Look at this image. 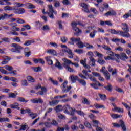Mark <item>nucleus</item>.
<instances>
[{"label": "nucleus", "instance_id": "f257e3e1", "mask_svg": "<svg viewBox=\"0 0 131 131\" xmlns=\"http://www.w3.org/2000/svg\"><path fill=\"white\" fill-rule=\"evenodd\" d=\"M62 60L63 62L62 63L63 67L66 69L67 71H69V72H75V70H74V69H73L72 68L70 67L69 66L70 64L73 65L77 68L79 67V64L78 63H73L72 61H71V60L67 58H62Z\"/></svg>", "mask_w": 131, "mask_h": 131}, {"label": "nucleus", "instance_id": "f03ea898", "mask_svg": "<svg viewBox=\"0 0 131 131\" xmlns=\"http://www.w3.org/2000/svg\"><path fill=\"white\" fill-rule=\"evenodd\" d=\"M122 29L123 30L124 32H123V33H124V35L123 36V37H130V34H129V33L128 32L129 31V28L128 27V25L127 24L124 23H122Z\"/></svg>", "mask_w": 131, "mask_h": 131}, {"label": "nucleus", "instance_id": "7ed1b4c3", "mask_svg": "<svg viewBox=\"0 0 131 131\" xmlns=\"http://www.w3.org/2000/svg\"><path fill=\"white\" fill-rule=\"evenodd\" d=\"M48 13L49 17L51 19H55V16H54V14L55 15H57V11L54 10V8H53V5H48Z\"/></svg>", "mask_w": 131, "mask_h": 131}, {"label": "nucleus", "instance_id": "20e7f679", "mask_svg": "<svg viewBox=\"0 0 131 131\" xmlns=\"http://www.w3.org/2000/svg\"><path fill=\"white\" fill-rule=\"evenodd\" d=\"M68 84V81H65L61 85V88H62V93H68L71 89H72V87L70 86H67V84Z\"/></svg>", "mask_w": 131, "mask_h": 131}, {"label": "nucleus", "instance_id": "39448f33", "mask_svg": "<svg viewBox=\"0 0 131 131\" xmlns=\"http://www.w3.org/2000/svg\"><path fill=\"white\" fill-rule=\"evenodd\" d=\"M77 26V23L75 22H73L72 23V27L73 29L74 30L75 32H74L75 35H79L80 33H81V30L79 29Z\"/></svg>", "mask_w": 131, "mask_h": 131}, {"label": "nucleus", "instance_id": "423d86ee", "mask_svg": "<svg viewBox=\"0 0 131 131\" xmlns=\"http://www.w3.org/2000/svg\"><path fill=\"white\" fill-rule=\"evenodd\" d=\"M120 124L116 123H113L112 124L114 127H120L121 126L123 131L126 130V127L125 126V124H124V122L122 120H120Z\"/></svg>", "mask_w": 131, "mask_h": 131}, {"label": "nucleus", "instance_id": "0eeeda50", "mask_svg": "<svg viewBox=\"0 0 131 131\" xmlns=\"http://www.w3.org/2000/svg\"><path fill=\"white\" fill-rule=\"evenodd\" d=\"M100 12L103 13L105 10H108L109 9V4L106 2H104L101 4V6L99 7Z\"/></svg>", "mask_w": 131, "mask_h": 131}, {"label": "nucleus", "instance_id": "6e6552de", "mask_svg": "<svg viewBox=\"0 0 131 131\" xmlns=\"http://www.w3.org/2000/svg\"><path fill=\"white\" fill-rule=\"evenodd\" d=\"M100 12L103 13L105 10H108L109 9V4L106 2H104L101 4V6L99 7Z\"/></svg>", "mask_w": 131, "mask_h": 131}, {"label": "nucleus", "instance_id": "1a4fd4ad", "mask_svg": "<svg viewBox=\"0 0 131 131\" xmlns=\"http://www.w3.org/2000/svg\"><path fill=\"white\" fill-rule=\"evenodd\" d=\"M82 73L84 74L85 76H88V78H89V79H90L91 81H97V79L95 77H93V75L91 74L89 75V73H88V71H86V70H83L82 71Z\"/></svg>", "mask_w": 131, "mask_h": 131}, {"label": "nucleus", "instance_id": "9d476101", "mask_svg": "<svg viewBox=\"0 0 131 131\" xmlns=\"http://www.w3.org/2000/svg\"><path fill=\"white\" fill-rule=\"evenodd\" d=\"M14 13L15 14H24L25 13V9L24 8H17L16 7H13Z\"/></svg>", "mask_w": 131, "mask_h": 131}, {"label": "nucleus", "instance_id": "9b49d317", "mask_svg": "<svg viewBox=\"0 0 131 131\" xmlns=\"http://www.w3.org/2000/svg\"><path fill=\"white\" fill-rule=\"evenodd\" d=\"M112 105L114 107V108L113 109V111H116L117 112H119V113H123V108L116 106V104L113 102H112Z\"/></svg>", "mask_w": 131, "mask_h": 131}, {"label": "nucleus", "instance_id": "f8f14e48", "mask_svg": "<svg viewBox=\"0 0 131 131\" xmlns=\"http://www.w3.org/2000/svg\"><path fill=\"white\" fill-rule=\"evenodd\" d=\"M96 82L95 83H92L90 84L91 86L93 88V89H95V90H99V87L98 86V85L99 86H103V84H100V82L99 81H94Z\"/></svg>", "mask_w": 131, "mask_h": 131}, {"label": "nucleus", "instance_id": "ddd939ff", "mask_svg": "<svg viewBox=\"0 0 131 131\" xmlns=\"http://www.w3.org/2000/svg\"><path fill=\"white\" fill-rule=\"evenodd\" d=\"M111 33H112V34H118V35H121V36H125L123 34L124 33H123V31H121L120 30L116 31V30H115V29H111Z\"/></svg>", "mask_w": 131, "mask_h": 131}, {"label": "nucleus", "instance_id": "4468645a", "mask_svg": "<svg viewBox=\"0 0 131 131\" xmlns=\"http://www.w3.org/2000/svg\"><path fill=\"white\" fill-rule=\"evenodd\" d=\"M68 109H69V110H72V111H73L74 110L72 107H70V105L69 104H66L63 106V110H64V113L69 114V111H68Z\"/></svg>", "mask_w": 131, "mask_h": 131}, {"label": "nucleus", "instance_id": "2eb2a0df", "mask_svg": "<svg viewBox=\"0 0 131 131\" xmlns=\"http://www.w3.org/2000/svg\"><path fill=\"white\" fill-rule=\"evenodd\" d=\"M80 7L83 8V11L85 12L86 13H90V11L89 10V6L86 5L85 3H81L80 4Z\"/></svg>", "mask_w": 131, "mask_h": 131}, {"label": "nucleus", "instance_id": "dca6fc26", "mask_svg": "<svg viewBox=\"0 0 131 131\" xmlns=\"http://www.w3.org/2000/svg\"><path fill=\"white\" fill-rule=\"evenodd\" d=\"M115 15H116V12L112 9L104 14V16L105 17H109V16H115Z\"/></svg>", "mask_w": 131, "mask_h": 131}, {"label": "nucleus", "instance_id": "f3484780", "mask_svg": "<svg viewBox=\"0 0 131 131\" xmlns=\"http://www.w3.org/2000/svg\"><path fill=\"white\" fill-rule=\"evenodd\" d=\"M80 40V38H75L74 37H73L71 38L70 39L71 42H69V43H70L71 45H73V46H74V44L75 43V42L78 43Z\"/></svg>", "mask_w": 131, "mask_h": 131}, {"label": "nucleus", "instance_id": "a211bd4d", "mask_svg": "<svg viewBox=\"0 0 131 131\" xmlns=\"http://www.w3.org/2000/svg\"><path fill=\"white\" fill-rule=\"evenodd\" d=\"M69 79H70L72 83H75L76 80H78V76L72 75L70 76Z\"/></svg>", "mask_w": 131, "mask_h": 131}, {"label": "nucleus", "instance_id": "6ab92c4d", "mask_svg": "<svg viewBox=\"0 0 131 131\" xmlns=\"http://www.w3.org/2000/svg\"><path fill=\"white\" fill-rule=\"evenodd\" d=\"M100 25L101 26H104V25H108V26H112V23H111V21L107 20V21H100Z\"/></svg>", "mask_w": 131, "mask_h": 131}, {"label": "nucleus", "instance_id": "aec40b11", "mask_svg": "<svg viewBox=\"0 0 131 131\" xmlns=\"http://www.w3.org/2000/svg\"><path fill=\"white\" fill-rule=\"evenodd\" d=\"M76 45L79 49H83L84 47H85V44L83 43V42L80 40V39L78 42L76 43Z\"/></svg>", "mask_w": 131, "mask_h": 131}, {"label": "nucleus", "instance_id": "412c9836", "mask_svg": "<svg viewBox=\"0 0 131 131\" xmlns=\"http://www.w3.org/2000/svg\"><path fill=\"white\" fill-rule=\"evenodd\" d=\"M108 70L109 72H112V75H114L115 74H117V70L116 69H114L113 70V68H112L111 66H109L108 67Z\"/></svg>", "mask_w": 131, "mask_h": 131}, {"label": "nucleus", "instance_id": "4be33fe9", "mask_svg": "<svg viewBox=\"0 0 131 131\" xmlns=\"http://www.w3.org/2000/svg\"><path fill=\"white\" fill-rule=\"evenodd\" d=\"M11 47H13V48H15L16 50H23V47H21V46L17 44L13 43L11 45Z\"/></svg>", "mask_w": 131, "mask_h": 131}, {"label": "nucleus", "instance_id": "5701e85b", "mask_svg": "<svg viewBox=\"0 0 131 131\" xmlns=\"http://www.w3.org/2000/svg\"><path fill=\"white\" fill-rule=\"evenodd\" d=\"M59 103V100H52V101H50L49 102V105L51 106L52 107H55Z\"/></svg>", "mask_w": 131, "mask_h": 131}, {"label": "nucleus", "instance_id": "b1692460", "mask_svg": "<svg viewBox=\"0 0 131 131\" xmlns=\"http://www.w3.org/2000/svg\"><path fill=\"white\" fill-rule=\"evenodd\" d=\"M10 107V108H12V109H17L18 110H20V107H19V104L18 103L11 104Z\"/></svg>", "mask_w": 131, "mask_h": 131}, {"label": "nucleus", "instance_id": "393cba45", "mask_svg": "<svg viewBox=\"0 0 131 131\" xmlns=\"http://www.w3.org/2000/svg\"><path fill=\"white\" fill-rule=\"evenodd\" d=\"M55 65V67H57V68L60 70H62V69H63V66L58 60H56V62Z\"/></svg>", "mask_w": 131, "mask_h": 131}, {"label": "nucleus", "instance_id": "a878e982", "mask_svg": "<svg viewBox=\"0 0 131 131\" xmlns=\"http://www.w3.org/2000/svg\"><path fill=\"white\" fill-rule=\"evenodd\" d=\"M34 42H35L34 40H27L25 41V43H24V46L28 47V46H30V45L34 43Z\"/></svg>", "mask_w": 131, "mask_h": 131}, {"label": "nucleus", "instance_id": "bb28decb", "mask_svg": "<svg viewBox=\"0 0 131 131\" xmlns=\"http://www.w3.org/2000/svg\"><path fill=\"white\" fill-rule=\"evenodd\" d=\"M77 81L80 84H81V85H83V86H85V85H86V80H84L82 79H78L77 80Z\"/></svg>", "mask_w": 131, "mask_h": 131}, {"label": "nucleus", "instance_id": "cd10ccee", "mask_svg": "<svg viewBox=\"0 0 131 131\" xmlns=\"http://www.w3.org/2000/svg\"><path fill=\"white\" fill-rule=\"evenodd\" d=\"M104 77L105 78V79H106V80H110V73H109V72H108V71L106 70L105 72H104Z\"/></svg>", "mask_w": 131, "mask_h": 131}, {"label": "nucleus", "instance_id": "c85d7f7f", "mask_svg": "<svg viewBox=\"0 0 131 131\" xmlns=\"http://www.w3.org/2000/svg\"><path fill=\"white\" fill-rule=\"evenodd\" d=\"M90 60V64L91 66H96V59H94L93 57L89 58Z\"/></svg>", "mask_w": 131, "mask_h": 131}, {"label": "nucleus", "instance_id": "c756f323", "mask_svg": "<svg viewBox=\"0 0 131 131\" xmlns=\"http://www.w3.org/2000/svg\"><path fill=\"white\" fill-rule=\"evenodd\" d=\"M14 93H10L9 94V98H12L13 99H15L16 97H17V95H18V93H17V91L14 92Z\"/></svg>", "mask_w": 131, "mask_h": 131}, {"label": "nucleus", "instance_id": "7c9ffc66", "mask_svg": "<svg viewBox=\"0 0 131 131\" xmlns=\"http://www.w3.org/2000/svg\"><path fill=\"white\" fill-rule=\"evenodd\" d=\"M3 122H10V119L7 117H0V123H3Z\"/></svg>", "mask_w": 131, "mask_h": 131}, {"label": "nucleus", "instance_id": "2f4dec72", "mask_svg": "<svg viewBox=\"0 0 131 131\" xmlns=\"http://www.w3.org/2000/svg\"><path fill=\"white\" fill-rule=\"evenodd\" d=\"M46 60L49 65H53V60L51 59V56L46 57Z\"/></svg>", "mask_w": 131, "mask_h": 131}, {"label": "nucleus", "instance_id": "473e14b6", "mask_svg": "<svg viewBox=\"0 0 131 131\" xmlns=\"http://www.w3.org/2000/svg\"><path fill=\"white\" fill-rule=\"evenodd\" d=\"M47 53H48V54L53 55V56H56V55H57V52H56V50L54 49H50L48 50Z\"/></svg>", "mask_w": 131, "mask_h": 131}, {"label": "nucleus", "instance_id": "72a5a7b5", "mask_svg": "<svg viewBox=\"0 0 131 131\" xmlns=\"http://www.w3.org/2000/svg\"><path fill=\"white\" fill-rule=\"evenodd\" d=\"M120 58L121 60H125L126 59H128V57L126 56V54L124 53H122L120 56Z\"/></svg>", "mask_w": 131, "mask_h": 131}, {"label": "nucleus", "instance_id": "f704fd0d", "mask_svg": "<svg viewBox=\"0 0 131 131\" xmlns=\"http://www.w3.org/2000/svg\"><path fill=\"white\" fill-rule=\"evenodd\" d=\"M25 6H26V7H28V9H35V6L32 4L29 3H25Z\"/></svg>", "mask_w": 131, "mask_h": 131}, {"label": "nucleus", "instance_id": "c9c22d12", "mask_svg": "<svg viewBox=\"0 0 131 131\" xmlns=\"http://www.w3.org/2000/svg\"><path fill=\"white\" fill-rule=\"evenodd\" d=\"M74 112H76L78 114V115H80V116H84V113L81 111H78L76 110L74 108L73 111Z\"/></svg>", "mask_w": 131, "mask_h": 131}, {"label": "nucleus", "instance_id": "e433bc0d", "mask_svg": "<svg viewBox=\"0 0 131 131\" xmlns=\"http://www.w3.org/2000/svg\"><path fill=\"white\" fill-rule=\"evenodd\" d=\"M49 80H50V81H51L52 83L54 84V85H58L59 83L57 80H54V79H53V78L52 77H49Z\"/></svg>", "mask_w": 131, "mask_h": 131}, {"label": "nucleus", "instance_id": "4c0bfd02", "mask_svg": "<svg viewBox=\"0 0 131 131\" xmlns=\"http://www.w3.org/2000/svg\"><path fill=\"white\" fill-rule=\"evenodd\" d=\"M80 63L84 66V67H85V68H88L89 65H87L86 64V59H85L84 60H80Z\"/></svg>", "mask_w": 131, "mask_h": 131}, {"label": "nucleus", "instance_id": "58836bf2", "mask_svg": "<svg viewBox=\"0 0 131 131\" xmlns=\"http://www.w3.org/2000/svg\"><path fill=\"white\" fill-rule=\"evenodd\" d=\"M104 88L108 92H112V85L108 84L107 86H104Z\"/></svg>", "mask_w": 131, "mask_h": 131}, {"label": "nucleus", "instance_id": "ea45409f", "mask_svg": "<svg viewBox=\"0 0 131 131\" xmlns=\"http://www.w3.org/2000/svg\"><path fill=\"white\" fill-rule=\"evenodd\" d=\"M96 33H97L96 30H93V31L91 32L89 35L90 37H91V38H94L95 36H96Z\"/></svg>", "mask_w": 131, "mask_h": 131}, {"label": "nucleus", "instance_id": "a19ab883", "mask_svg": "<svg viewBox=\"0 0 131 131\" xmlns=\"http://www.w3.org/2000/svg\"><path fill=\"white\" fill-rule=\"evenodd\" d=\"M32 119H34L35 118H36L37 117V113H34L33 112H32L31 114H30V115H29Z\"/></svg>", "mask_w": 131, "mask_h": 131}, {"label": "nucleus", "instance_id": "79ce46f5", "mask_svg": "<svg viewBox=\"0 0 131 131\" xmlns=\"http://www.w3.org/2000/svg\"><path fill=\"white\" fill-rule=\"evenodd\" d=\"M94 106L95 107V108H96V109H101V108H105V106L103 105H101L97 103L94 104Z\"/></svg>", "mask_w": 131, "mask_h": 131}, {"label": "nucleus", "instance_id": "37998d69", "mask_svg": "<svg viewBox=\"0 0 131 131\" xmlns=\"http://www.w3.org/2000/svg\"><path fill=\"white\" fill-rule=\"evenodd\" d=\"M98 95L102 101H105V100H107V96H106V95L101 94H99Z\"/></svg>", "mask_w": 131, "mask_h": 131}, {"label": "nucleus", "instance_id": "c03bdc74", "mask_svg": "<svg viewBox=\"0 0 131 131\" xmlns=\"http://www.w3.org/2000/svg\"><path fill=\"white\" fill-rule=\"evenodd\" d=\"M32 69L34 70V72H38L39 71H41V68L40 67H33Z\"/></svg>", "mask_w": 131, "mask_h": 131}, {"label": "nucleus", "instance_id": "a18cd8bd", "mask_svg": "<svg viewBox=\"0 0 131 131\" xmlns=\"http://www.w3.org/2000/svg\"><path fill=\"white\" fill-rule=\"evenodd\" d=\"M27 80L30 82H35V79L31 76H29L27 77Z\"/></svg>", "mask_w": 131, "mask_h": 131}, {"label": "nucleus", "instance_id": "49530a36", "mask_svg": "<svg viewBox=\"0 0 131 131\" xmlns=\"http://www.w3.org/2000/svg\"><path fill=\"white\" fill-rule=\"evenodd\" d=\"M6 18H8V14L3 13L0 16V20H5Z\"/></svg>", "mask_w": 131, "mask_h": 131}, {"label": "nucleus", "instance_id": "de8ad7c7", "mask_svg": "<svg viewBox=\"0 0 131 131\" xmlns=\"http://www.w3.org/2000/svg\"><path fill=\"white\" fill-rule=\"evenodd\" d=\"M111 117H112V118H114V119L118 118L119 117H122V115H117V114H111Z\"/></svg>", "mask_w": 131, "mask_h": 131}, {"label": "nucleus", "instance_id": "09e8293b", "mask_svg": "<svg viewBox=\"0 0 131 131\" xmlns=\"http://www.w3.org/2000/svg\"><path fill=\"white\" fill-rule=\"evenodd\" d=\"M83 104H85V105H91V101H90V100H88V99L84 98Z\"/></svg>", "mask_w": 131, "mask_h": 131}, {"label": "nucleus", "instance_id": "8fccbe9b", "mask_svg": "<svg viewBox=\"0 0 131 131\" xmlns=\"http://www.w3.org/2000/svg\"><path fill=\"white\" fill-rule=\"evenodd\" d=\"M16 22L18 23V24H23L25 23V21L20 18H16Z\"/></svg>", "mask_w": 131, "mask_h": 131}, {"label": "nucleus", "instance_id": "3c124183", "mask_svg": "<svg viewBox=\"0 0 131 131\" xmlns=\"http://www.w3.org/2000/svg\"><path fill=\"white\" fill-rule=\"evenodd\" d=\"M50 29V26H48L47 25H44L42 27V30L43 31H49Z\"/></svg>", "mask_w": 131, "mask_h": 131}, {"label": "nucleus", "instance_id": "603ef678", "mask_svg": "<svg viewBox=\"0 0 131 131\" xmlns=\"http://www.w3.org/2000/svg\"><path fill=\"white\" fill-rule=\"evenodd\" d=\"M17 101H19V102H25V103H27V102H28V100H25L23 97H18Z\"/></svg>", "mask_w": 131, "mask_h": 131}, {"label": "nucleus", "instance_id": "864d4df0", "mask_svg": "<svg viewBox=\"0 0 131 131\" xmlns=\"http://www.w3.org/2000/svg\"><path fill=\"white\" fill-rule=\"evenodd\" d=\"M4 10L5 11H13V10H14V8L7 6L4 7Z\"/></svg>", "mask_w": 131, "mask_h": 131}, {"label": "nucleus", "instance_id": "5fc2aeb1", "mask_svg": "<svg viewBox=\"0 0 131 131\" xmlns=\"http://www.w3.org/2000/svg\"><path fill=\"white\" fill-rule=\"evenodd\" d=\"M56 112H60L62 110V105H58L55 108Z\"/></svg>", "mask_w": 131, "mask_h": 131}, {"label": "nucleus", "instance_id": "6e6d98bb", "mask_svg": "<svg viewBox=\"0 0 131 131\" xmlns=\"http://www.w3.org/2000/svg\"><path fill=\"white\" fill-rule=\"evenodd\" d=\"M4 68L5 69H6V70H8V71H12V70H13V69H14L13 68V67L10 66H5L4 67Z\"/></svg>", "mask_w": 131, "mask_h": 131}, {"label": "nucleus", "instance_id": "4d7b16f0", "mask_svg": "<svg viewBox=\"0 0 131 131\" xmlns=\"http://www.w3.org/2000/svg\"><path fill=\"white\" fill-rule=\"evenodd\" d=\"M102 48L103 49H104V50H105V51H107V52H109V51H110L111 50V48L109 47H108L106 45H103L102 46Z\"/></svg>", "mask_w": 131, "mask_h": 131}, {"label": "nucleus", "instance_id": "13d9d810", "mask_svg": "<svg viewBox=\"0 0 131 131\" xmlns=\"http://www.w3.org/2000/svg\"><path fill=\"white\" fill-rule=\"evenodd\" d=\"M0 72H2V73H3L4 74H6V75H8L9 74V73L3 68V67H0Z\"/></svg>", "mask_w": 131, "mask_h": 131}, {"label": "nucleus", "instance_id": "bf43d9fd", "mask_svg": "<svg viewBox=\"0 0 131 131\" xmlns=\"http://www.w3.org/2000/svg\"><path fill=\"white\" fill-rule=\"evenodd\" d=\"M21 85L23 86H27L28 85V83L27 82V80H21Z\"/></svg>", "mask_w": 131, "mask_h": 131}, {"label": "nucleus", "instance_id": "052dcab7", "mask_svg": "<svg viewBox=\"0 0 131 131\" xmlns=\"http://www.w3.org/2000/svg\"><path fill=\"white\" fill-rule=\"evenodd\" d=\"M9 26H11V27H12V29H15V28L17 27V26H18L17 24L15 23H10V24H9Z\"/></svg>", "mask_w": 131, "mask_h": 131}, {"label": "nucleus", "instance_id": "680f3d73", "mask_svg": "<svg viewBox=\"0 0 131 131\" xmlns=\"http://www.w3.org/2000/svg\"><path fill=\"white\" fill-rule=\"evenodd\" d=\"M54 3V7H55V8H58V7H60V2L57 0H55Z\"/></svg>", "mask_w": 131, "mask_h": 131}, {"label": "nucleus", "instance_id": "e2e57ef3", "mask_svg": "<svg viewBox=\"0 0 131 131\" xmlns=\"http://www.w3.org/2000/svg\"><path fill=\"white\" fill-rule=\"evenodd\" d=\"M61 40L62 42H63V43H65V42H67V40H68V38H67V37H66V36L62 37L61 38Z\"/></svg>", "mask_w": 131, "mask_h": 131}, {"label": "nucleus", "instance_id": "0e129e2a", "mask_svg": "<svg viewBox=\"0 0 131 131\" xmlns=\"http://www.w3.org/2000/svg\"><path fill=\"white\" fill-rule=\"evenodd\" d=\"M15 5L18 7L21 8L22 7H24L25 6V4H22L21 3L16 2L15 3Z\"/></svg>", "mask_w": 131, "mask_h": 131}, {"label": "nucleus", "instance_id": "69168bd1", "mask_svg": "<svg viewBox=\"0 0 131 131\" xmlns=\"http://www.w3.org/2000/svg\"><path fill=\"white\" fill-rule=\"evenodd\" d=\"M84 125L85 126H86V127H87L88 128L91 129L92 128V125H91V123L88 122H85L84 123Z\"/></svg>", "mask_w": 131, "mask_h": 131}, {"label": "nucleus", "instance_id": "338daca9", "mask_svg": "<svg viewBox=\"0 0 131 131\" xmlns=\"http://www.w3.org/2000/svg\"><path fill=\"white\" fill-rule=\"evenodd\" d=\"M74 52L77 54H83V50L82 49H76Z\"/></svg>", "mask_w": 131, "mask_h": 131}, {"label": "nucleus", "instance_id": "774afa93", "mask_svg": "<svg viewBox=\"0 0 131 131\" xmlns=\"http://www.w3.org/2000/svg\"><path fill=\"white\" fill-rule=\"evenodd\" d=\"M2 41H5V42H10L11 40H10V38L8 37H4L2 39Z\"/></svg>", "mask_w": 131, "mask_h": 131}]
</instances>
